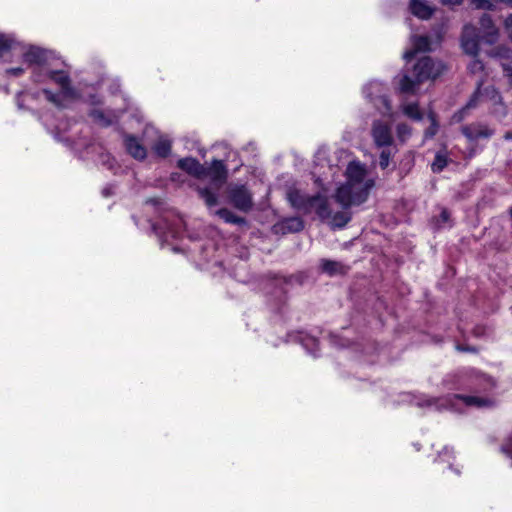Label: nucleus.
Segmentation results:
<instances>
[{"label":"nucleus","instance_id":"nucleus-1","mask_svg":"<svg viewBox=\"0 0 512 512\" xmlns=\"http://www.w3.org/2000/svg\"><path fill=\"white\" fill-rule=\"evenodd\" d=\"M345 182L336 190L334 198L342 208L349 209L366 202L375 186L376 175L364 163L350 161L345 170Z\"/></svg>","mask_w":512,"mask_h":512},{"label":"nucleus","instance_id":"nucleus-2","mask_svg":"<svg viewBox=\"0 0 512 512\" xmlns=\"http://www.w3.org/2000/svg\"><path fill=\"white\" fill-rule=\"evenodd\" d=\"M415 404L418 407L434 408L437 411L451 410L454 412H463L465 408H490L495 404V400L488 396L478 394L462 395L454 394L441 398L421 397Z\"/></svg>","mask_w":512,"mask_h":512},{"label":"nucleus","instance_id":"nucleus-3","mask_svg":"<svg viewBox=\"0 0 512 512\" xmlns=\"http://www.w3.org/2000/svg\"><path fill=\"white\" fill-rule=\"evenodd\" d=\"M444 70V65L429 56L421 57L413 66L412 75L403 74L399 82L402 93H415L419 85L427 80L437 78Z\"/></svg>","mask_w":512,"mask_h":512},{"label":"nucleus","instance_id":"nucleus-4","mask_svg":"<svg viewBox=\"0 0 512 512\" xmlns=\"http://www.w3.org/2000/svg\"><path fill=\"white\" fill-rule=\"evenodd\" d=\"M287 198L294 208L304 213L315 211L321 219L328 218L331 215L329 201L321 194L310 196L299 190H290L287 194Z\"/></svg>","mask_w":512,"mask_h":512},{"label":"nucleus","instance_id":"nucleus-5","mask_svg":"<svg viewBox=\"0 0 512 512\" xmlns=\"http://www.w3.org/2000/svg\"><path fill=\"white\" fill-rule=\"evenodd\" d=\"M364 97L383 115L393 117L388 88L379 81H370L363 87Z\"/></svg>","mask_w":512,"mask_h":512},{"label":"nucleus","instance_id":"nucleus-6","mask_svg":"<svg viewBox=\"0 0 512 512\" xmlns=\"http://www.w3.org/2000/svg\"><path fill=\"white\" fill-rule=\"evenodd\" d=\"M184 227L183 219L173 211H167L161 217L160 221L153 224V230L157 234L161 246L169 239H176L182 233Z\"/></svg>","mask_w":512,"mask_h":512},{"label":"nucleus","instance_id":"nucleus-7","mask_svg":"<svg viewBox=\"0 0 512 512\" xmlns=\"http://www.w3.org/2000/svg\"><path fill=\"white\" fill-rule=\"evenodd\" d=\"M371 137L378 148H390L394 143L391 124L384 120H374L371 126Z\"/></svg>","mask_w":512,"mask_h":512},{"label":"nucleus","instance_id":"nucleus-8","mask_svg":"<svg viewBox=\"0 0 512 512\" xmlns=\"http://www.w3.org/2000/svg\"><path fill=\"white\" fill-rule=\"evenodd\" d=\"M230 203L238 210L248 212L253 207L252 194L245 185H235L229 188Z\"/></svg>","mask_w":512,"mask_h":512},{"label":"nucleus","instance_id":"nucleus-9","mask_svg":"<svg viewBox=\"0 0 512 512\" xmlns=\"http://www.w3.org/2000/svg\"><path fill=\"white\" fill-rule=\"evenodd\" d=\"M493 98H497V101L501 104L502 97L493 86L486 87L483 91H481L479 85L477 91L472 95L469 102L457 114H455V117H457L458 121H460L465 117L468 110L477 106L479 101H491Z\"/></svg>","mask_w":512,"mask_h":512},{"label":"nucleus","instance_id":"nucleus-10","mask_svg":"<svg viewBox=\"0 0 512 512\" xmlns=\"http://www.w3.org/2000/svg\"><path fill=\"white\" fill-rule=\"evenodd\" d=\"M227 169L222 160H213L209 167H205L204 178L208 177L215 190L220 187L227 180Z\"/></svg>","mask_w":512,"mask_h":512},{"label":"nucleus","instance_id":"nucleus-11","mask_svg":"<svg viewBox=\"0 0 512 512\" xmlns=\"http://www.w3.org/2000/svg\"><path fill=\"white\" fill-rule=\"evenodd\" d=\"M48 75L50 80L60 86L64 98L77 99L79 97L78 92L71 86L70 78L66 72L52 70Z\"/></svg>","mask_w":512,"mask_h":512},{"label":"nucleus","instance_id":"nucleus-12","mask_svg":"<svg viewBox=\"0 0 512 512\" xmlns=\"http://www.w3.org/2000/svg\"><path fill=\"white\" fill-rule=\"evenodd\" d=\"M463 135L469 141H476L480 138H489L492 136L493 131L486 125L474 123L462 127Z\"/></svg>","mask_w":512,"mask_h":512},{"label":"nucleus","instance_id":"nucleus-13","mask_svg":"<svg viewBox=\"0 0 512 512\" xmlns=\"http://www.w3.org/2000/svg\"><path fill=\"white\" fill-rule=\"evenodd\" d=\"M177 165L191 176L198 179L204 178L205 166L193 157L179 159Z\"/></svg>","mask_w":512,"mask_h":512},{"label":"nucleus","instance_id":"nucleus-14","mask_svg":"<svg viewBox=\"0 0 512 512\" xmlns=\"http://www.w3.org/2000/svg\"><path fill=\"white\" fill-rule=\"evenodd\" d=\"M412 49L407 50L403 54V58L406 61H410L414 58L415 54L418 52H426L429 51L430 48V40L427 36H413L411 38Z\"/></svg>","mask_w":512,"mask_h":512},{"label":"nucleus","instance_id":"nucleus-15","mask_svg":"<svg viewBox=\"0 0 512 512\" xmlns=\"http://www.w3.org/2000/svg\"><path fill=\"white\" fill-rule=\"evenodd\" d=\"M24 61L28 64L41 66L46 65L49 58L48 52L38 47H30L23 53Z\"/></svg>","mask_w":512,"mask_h":512},{"label":"nucleus","instance_id":"nucleus-16","mask_svg":"<svg viewBox=\"0 0 512 512\" xmlns=\"http://www.w3.org/2000/svg\"><path fill=\"white\" fill-rule=\"evenodd\" d=\"M409 9L414 16L422 20L431 18L435 11V8L430 6L425 0H410Z\"/></svg>","mask_w":512,"mask_h":512},{"label":"nucleus","instance_id":"nucleus-17","mask_svg":"<svg viewBox=\"0 0 512 512\" xmlns=\"http://www.w3.org/2000/svg\"><path fill=\"white\" fill-rule=\"evenodd\" d=\"M304 224L301 218L299 217H289L285 218L282 221L278 222L274 229L275 231L285 233H296L303 229Z\"/></svg>","mask_w":512,"mask_h":512},{"label":"nucleus","instance_id":"nucleus-18","mask_svg":"<svg viewBox=\"0 0 512 512\" xmlns=\"http://www.w3.org/2000/svg\"><path fill=\"white\" fill-rule=\"evenodd\" d=\"M93 121L101 126H109L118 119V115L114 112H105L99 109H94L90 113Z\"/></svg>","mask_w":512,"mask_h":512},{"label":"nucleus","instance_id":"nucleus-19","mask_svg":"<svg viewBox=\"0 0 512 512\" xmlns=\"http://www.w3.org/2000/svg\"><path fill=\"white\" fill-rule=\"evenodd\" d=\"M125 146L128 153L135 159L142 160L146 157V149L133 136L125 138Z\"/></svg>","mask_w":512,"mask_h":512},{"label":"nucleus","instance_id":"nucleus-20","mask_svg":"<svg viewBox=\"0 0 512 512\" xmlns=\"http://www.w3.org/2000/svg\"><path fill=\"white\" fill-rule=\"evenodd\" d=\"M444 384L451 389H469L474 391L475 393L478 392V390L473 385L468 383L467 378L462 375L448 376L444 380Z\"/></svg>","mask_w":512,"mask_h":512},{"label":"nucleus","instance_id":"nucleus-21","mask_svg":"<svg viewBox=\"0 0 512 512\" xmlns=\"http://www.w3.org/2000/svg\"><path fill=\"white\" fill-rule=\"evenodd\" d=\"M348 209L343 208V211L332 213L330 217L325 218L333 228H343L351 220V213Z\"/></svg>","mask_w":512,"mask_h":512},{"label":"nucleus","instance_id":"nucleus-22","mask_svg":"<svg viewBox=\"0 0 512 512\" xmlns=\"http://www.w3.org/2000/svg\"><path fill=\"white\" fill-rule=\"evenodd\" d=\"M215 215L221 218L225 223L235 225H246V220L243 217L237 216L227 208H221L215 211Z\"/></svg>","mask_w":512,"mask_h":512},{"label":"nucleus","instance_id":"nucleus-23","mask_svg":"<svg viewBox=\"0 0 512 512\" xmlns=\"http://www.w3.org/2000/svg\"><path fill=\"white\" fill-rule=\"evenodd\" d=\"M400 108L403 114L412 120L421 121L423 118V114L421 113L417 102H402L400 104Z\"/></svg>","mask_w":512,"mask_h":512},{"label":"nucleus","instance_id":"nucleus-24","mask_svg":"<svg viewBox=\"0 0 512 512\" xmlns=\"http://www.w3.org/2000/svg\"><path fill=\"white\" fill-rule=\"evenodd\" d=\"M321 269L324 273L333 276L337 274H342L345 272V267L343 264L337 261L326 260L323 259L321 261Z\"/></svg>","mask_w":512,"mask_h":512},{"label":"nucleus","instance_id":"nucleus-25","mask_svg":"<svg viewBox=\"0 0 512 512\" xmlns=\"http://www.w3.org/2000/svg\"><path fill=\"white\" fill-rule=\"evenodd\" d=\"M198 194L201 199L204 200L205 204L209 209L218 204V195L215 191H212L209 187H198Z\"/></svg>","mask_w":512,"mask_h":512},{"label":"nucleus","instance_id":"nucleus-26","mask_svg":"<svg viewBox=\"0 0 512 512\" xmlns=\"http://www.w3.org/2000/svg\"><path fill=\"white\" fill-rule=\"evenodd\" d=\"M301 345L307 350L312 356H317L318 351V340L315 337L309 335H302L300 337Z\"/></svg>","mask_w":512,"mask_h":512},{"label":"nucleus","instance_id":"nucleus-27","mask_svg":"<svg viewBox=\"0 0 512 512\" xmlns=\"http://www.w3.org/2000/svg\"><path fill=\"white\" fill-rule=\"evenodd\" d=\"M461 46L464 52L471 56H476L479 52V41L478 39L472 38H461Z\"/></svg>","mask_w":512,"mask_h":512},{"label":"nucleus","instance_id":"nucleus-28","mask_svg":"<svg viewBox=\"0 0 512 512\" xmlns=\"http://www.w3.org/2000/svg\"><path fill=\"white\" fill-rule=\"evenodd\" d=\"M52 71V69L48 68L46 65L41 66H35L32 73L33 81L36 83H44L49 79V72Z\"/></svg>","mask_w":512,"mask_h":512},{"label":"nucleus","instance_id":"nucleus-29","mask_svg":"<svg viewBox=\"0 0 512 512\" xmlns=\"http://www.w3.org/2000/svg\"><path fill=\"white\" fill-rule=\"evenodd\" d=\"M412 135V128L406 123H398L396 125V139L401 144H404Z\"/></svg>","mask_w":512,"mask_h":512},{"label":"nucleus","instance_id":"nucleus-30","mask_svg":"<svg viewBox=\"0 0 512 512\" xmlns=\"http://www.w3.org/2000/svg\"><path fill=\"white\" fill-rule=\"evenodd\" d=\"M480 24L483 29L486 30V34L491 37L489 40L492 42L497 37V29L495 28L493 21L489 15H483L480 19Z\"/></svg>","mask_w":512,"mask_h":512},{"label":"nucleus","instance_id":"nucleus-31","mask_svg":"<svg viewBox=\"0 0 512 512\" xmlns=\"http://www.w3.org/2000/svg\"><path fill=\"white\" fill-rule=\"evenodd\" d=\"M15 49L14 39L8 35L0 34V57H4L7 52Z\"/></svg>","mask_w":512,"mask_h":512},{"label":"nucleus","instance_id":"nucleus-32","mask_svg":"<svg viewBox=\"0 0 512 512\" xmlns=\"http://www.w3.org/2000/svg\"><path fill=\"white\" fill-rule=\"evenodd\" d=\"M155 153L160 157H167L171 152V143L169 140L160 138L153 147Z\"/></svg>","mask_w":512,"mask_h":512},{"label":"nucleus","instance_id":"nucleus-33","mask_svg":"<svg viewBox=\"0 0 512 512\" xmlns=\"http://www.w3.org/2000/svg\"><path fill=\"white\" fill-rule=\"evenodd\" d=\"M447 166V158L445 155L437 153L435 159L431 165V169L434 173L441 172Z\"/></svg>","mask_w":512,"mask_h":512},{"label":"nucleus","instance_id":"nucleus-34","mask_svg":"<svg viewBox=\"0 0 512 512\" xmlns=\"http://www.w3.org/2000/svg\"><path fill=\"white\" fill-rule=\"evenodd\" d=\"M428 118L431 122V125L425 130V137L426 138H432L436 135V133L438 132V122L436 120V116L433 112H430L428 114Z\"/></svg>","mask_w":512,"mask_h":512},{"label":"nucleus","instance_id":"nucleus-35","mask_svg":"<svg viewBox=\"0 0 512 512\" xmlns=\"http://www.w3.org/2000/svg\"><path fill=\"white\" fill-rule=\"evenodd\" d=\"M391 157L392 152L390 148H383L379 156V166L381 169L384 170L389 166Z\"/></svg>","mask_w":512,"mask_h":512},{"label":"nucleus","instance_id":"nucleus-36","mask_svg":"<svg viewBox=\"0 0 512 512\" xmlns=\"http://www.w3.org/2000/svg\"><path fill=\"white\" fill-rule=\"evenodd\" d=\"M450 218H451L450 212L447 209L443 208L441 210L439 218L437 219V224H436L437 227L438 228H443V227H445L447 225L450 226L451 225V219Z\"/></svg>","mask_w":512,"mask_h":512},{"label":"nucleus","instance_id":"nucleus-37","mask_svg":"<svg viewBox=\"0 0 512 512\" xmlns=\"http://www.w3.org/2000/svg\"><path fill=\"white\" fill-rule=\"evenodd\" d=\"M493 57H498L502 59H511L512 58V50L504 47L499 46L494 49V51L491 53Z\"/></svg>","mask_w":512,"mask_h":512},{"label":"nucleus","instance_id":"nucleus-38","mask_svg":"<svg viewBox=\"0 0 512 512\" xmlns=\"http://www.w3.org/2000/svg\"><path fill=\"white\" fill-rule=\"evenodd\" d=\"M471 3L477 9H483V10H494L495 9V1L494 0H471Z\"/></svg>","mask_w":512,"mask_h":512},{"label":"nucleus","instance_id":"nucleus-39","mask_svg":"<svg viewBox=\"0 0 512 512\" xmlns=\"http://www.w3.org/2000/svg\"><path fill=\"white\" fill-rule=\"evenodd\" d=\"M43 93L45 94V96L49 102L53 103L57 107H62V103L60 100V97L62 96V94L53 93L52 91L47 90V89H44Z\"/></svg>","mask_w":512,"mask_h":512},{"label":"nucleus","instance_id":"nucleus-40","mask_svg":"<svg viewBox=\"0 0 512 512\" xmlns=\"http://www.w3.org/2000/svg\"><path fill=\"white\" fill-rule=\"evenodd\" d=\"M461 38L478 39L477 29L473 25H470V24L465 25L463 27Z\"/></svg>","mask_w":512,"mask_h":512},{"label":"nucleus","instance_id":"nucleus-41","mask_svg":"<svg viewBox=\"0 0 512 512\" xmlns=\"http://www.w3.org/2000/svg\"><path fill=\"white\" fill-rule=\"evenodd\" d=\"M452 455H453V450L452 448H449V447H444L443 450L439 453L438 457L442 460V461H446V462H449L450 459L452 458Z\"/></svg>","mask_w":512,"mask_h":512},{"label":"nucleus","instance_id":"nucleus-42","mask_svg":"<svg viewBox=\"0 0 512 512\" xmlns=\"http://www.w3.org/2000/svg\"><path fill=\"white\" fill-rule=\"evenodd\" d=\"M469 69L471 72L476 73L482 71L484 69L483 63L478 59H473L469 65Z\"/></svg>","mask_w":512,"mask_h":512},{"label":"nucleus","instance_id":"nucleus-43","mask_svg":"<svg viewBox=\"0 0 512 512\" xmlns=\"http://www.w3.org/2000/svg\"><path fill=\"white\" fill-rule=\"evenodd\" d=\"M100 160L104 166H106L108 169L113 168L114 159L111 157L110 154H102L100 156Z\"/></svg>","mask_w":512,"mask_h":512},{"label":"nucleus","instance_id":"nucleus-44","mask_svg":"<svg viewBox=\"0 0 512 512\" xmlns=\"http://www.w3.org/2000/svg\"><path fill=\"white\" fill-rule=\"evenodd\" d=\"M504 76L508 79L509 84L512 86V66L502 63Z\"/></svg>","mask_w":512,"mask_h":512},{"label":"nucleus","instance_id":"nucleus-45","mask_svg":"<svg viewBox=\"0 0 512 512\" xmlns=\"http://www.w3.org/2000/svg\"><path fill=\"white\" fill-rule=\"evenodd\" d=\"M505 29L508 37L512 41V15H509L505 20Z\"/></svg>","mask_w":512,"mask_h":512},{"label":"nucleus","instance_id":"nucleus-46","mask_svg":"<svg viewBox=\"0 0 512 512\" xmlns=\"http://www.w3.org/2000/svg\"><path fill=\"white\" fill-rule=\"evenodd\" d=\"M23 72H24V69L22 67L9 68L6 70L7 75L15 76V77L22 75Z\"/></svg>","mask_w":512,"mask_h":512},{"label":"nucleus","instance_id":"nucleus-47","mask_svg":"<svg viewBox=\"0 0 512 512\" xmlns=\"http://www.w3.org/2000/svg\"><path fill=\"white\" fill-rule=\"evenodd\" d=\"M490 102H492V104L495 106L494 108V112L496 113H502V114H505V108H504V105L503 103L501 102V104L497 101V98H493Z\"/></svg>","mask_w":512,"mask_h":512},{"label":"nucleus","instance_id":"nucleus-48","mask_svg":"<svg viewBox=\"0 0 512 512\" xmlns=\"http://www.w3.org/2000/svg\"><path fill=\"white\" fill-rule=\"evenodd\" d=\"M463 0H441V3L448 6L460 5Z\"/></svg>","mask_w":512,"mask_h":512},{"label":"nucleus","instance_id":"nucleus-49","mask_svg":"<svg viewBox=\"0 0 512 512\" xmlns=\"http://www.w3.org/2000/svg\"><path fill=\"white\" fill-rule=\"evenodd\" d=\"M102 194L105 196V197H108L110 196L111 194H113L112 192V187H106L102 190Z\"/></svg>","mask_w":512,"mask_h":512},{"label":"nucleus","instance_id":"nucleus-50","mask_svg":"<svg viewBox=\"0 0 512 512\" xmlns=\"http://www.w3.org/2000/svg\"><path fill=\"white\" fill-rule=\"evenodd\" d=\"M147 204H151V205H159L160 204V200L159 199H148L146 201Z\"/></svg>","mask_w":512,"mask_h":512},{"label":"nucleus","instance_id":"nucleus-51","mask_svg":"<svg viewBox=\"0 0 512 512\" xmlns=\"http://www.w3.org/2000/svg\"><path fill=\"white\" fill-rule=\"evenodd\" d=\"M495 2L504 3L510 7H512V0H494Z\"/></svg>","mask_w":512,"mask_h":512},{"label":"nucleus","instance_id":"nucleus-52","mask_svg":"<svg viewBox=\"0 0 512 512\" xmlns=\"http://www.w3.org/2000/svg\"><path fill=\"white\" fill-rule=\"evenodd\" d=\"M506 140H512V132H507L504 136Z\"/></svg>","mask_w":512,"mask_h":512},{"label":"nucleus","instance_id":"nucleus-53","mask_svg":"<svg viewBox=\"0 0 512 512\" xmlns=\"http://www.w3.org/2000/svg\"><path fill=\"white\" fill-rule=\"evenodd\" d=\"M458 349H459L460 351H470V349H468V348H464V347H458ZM471 351H474V349H471Z\"/></svg>","mask_w":512,"mask_h":512},{"label":"nucleus","instance_id":"nucleus-54","mask_svg":"<svg viewBox=\"0 0 512 512\" xmlns=\"http://www.w3.org/2000/svg\"><path fill=\"white\" fill-rule=\"evenodd\" d=\"M172 250H173L174 252H177V251H178V248H177V247H172Z\"/></svg>","mask_w":512,"mask_h":512},{"label":"nucleus","instance_id":"nucleus-55","mask_svg":"<svg viewBox=\"0 0 512 512\" xmlns=\"http://www.w3.org/2000/svg\"><path fill=\"white\" fill-rule=\"evenodd\" d=\"M18 107L19 108H22V105L20 104V102L18 101Z\"/></svg>","mask_w":512,"mask_h":512},{"label":"nucleus","instance_id":"nucleus-56","mask_svg":"<svg viewBox=\"0 0 512 512\" xmlns=\"http://www.w3.org/2000/svg\"><path fill=\"white\" fill-rule=\"evenodd\" d=\"M510 216L512 217V207L510 208Z\"/></svg>","mask_w":512,"mask_h":512}]
</instances>
